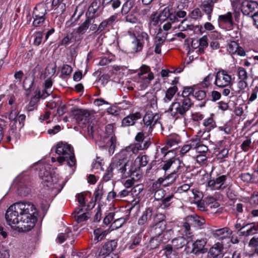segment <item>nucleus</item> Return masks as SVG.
<instances>
[{"label": "nucleus", "instance_id": "1", "mask_svg": "<svg viewBox=\"0 0 258 258\" xmlns=\"http://www.w3.org/2000/svg\"><path fill=\"white\" fill-rule=\"evenodd\" d=\"M195 89L191 87H184L182 92V98L179 101H175L171 103L168 111L173 117L175 119L186 118L187 112L194 105L189 96H193Z\"/></svg>", "mask_w": 258, "mask_h": 258}, {"label": "nucleus", "instance_id": "2", "mask_svg": "<svg viewBox=\"0 0 258 258\" xmlns=\"http://www.w3.org/2000/svg\"><path fill=\"white\" fill-rule=\"evenodd\" d=\"M120 155L116 156L115 159L116 173L119 174L122 178H127L129 176H140L139 172V167L135 165V163L133 161L127 160L126 158L120 157Z\"/></svg>", "mask_w": 258, "mask_h": 258}, {"label": "nucleus", "instance_id": "3", "mask_svg": "<svg viewBox=\"0 0 258 258\" xmlns=\"http://www.w3.org/2000/svg\"><path fill=\"white\" fill-rule=\"evenodd\" d=\"M25 211L21 215L20 222L17 228L22 231L27 232L31 230L35 226L37 218L34 215L36 209L34 205L30 202H26Z\"/></svg>", "mask_w": 258, "mask_h": 258}, {"label": "nucleus", "instance_id": "4", "mask_svg": "<svg viewBox=\"0 0 258 258\" xmlns=\"http://www.w3.org/2000/svg\"><path fill=\"white\" fill-rule=\"evenodd\" d=\"M26 202L16 203L7 210L5 218L7 223L12 227H17L20 222L21 215L25 211Z\"/></svg>", "mask_w": 258, "mask_h": 258}, {"label": "nucleus", "instance_id": "5", "mask_svg": "<svg viewBox=\"0 0 258 258\" xmlns=\"http://www.w3.org/2000/svg\"><path fill=\"white\" fill-rule=\"evenodd\" d=\"M56 153L58 155L57 161L62 163L64 161H67V164L73 167L76 164V159L73 147L67 143L62 142L58 143L56 145Z\"/></svg>", "mask_w": 258, "mask_h": 258}, {"label": "nucleus", "instance_id": "6", "mask_svg": "<svg viewBox=\"0 0 258 258\" xmlns=\"http://www.w3.org/2000/svg\"><path fill=\"white\" fill-rule=\"evenodd\" d=\"M214 84L218 88L230 86L232 85V76L225 70H219L216 74Z\"/></svg>", "mask_w": 258, "mask_h": 258}, {"label": "nucleus", "instance_id": "7", "mask_svg": "<svg viewBox=\"0 0 258 258\" xmlns=\"http://www.w3.org/2000/svg\"><path fill=\"white\" fill-rule=\"evenodd\" d=\"M72 115L78 124L83 127L89 121L90 113L86 109H76L72 111Z\"/></svg>", "mask_w": 258, "mask_h": 258}, {"label": "nucleus", "instance_id": "8", "mask_svg": "<svg viewBox=\"0 0 258 258\" xmlns=\"http://www.w3.org/2000/svg\"><path fill=\"white\" fill-rule=\"evenodd\" d=\"M226 179V175H218L216 178L210 179L208 182V185L212 190H222L227 186L225 184Z\"/></svg>", "mask_w": 258, "mask_h": 258}, {"label": "nucleus", "instance_id": "9", "mask_svg": "<svg viewBox=\"0 0 258 258\" xmlns=\"http://www.w3.org/2000/svg\"><path fill=\"white\" fill-rule=\"evenodd\" d=\"M159 115L151 111H148L143 117L144 123L147 127H149L148 132L152 133L155 125L158 122Z\"/></svg>", "mask_w": 258, "mask_h": 258}, {"label": "nucleus", "instance_id": "10", "mask_svg": "<svg viewBox=\"0 0 258 258\" xmlns=\"http://www.w3.org/2000/svg\"><path fill=\"white\" fill-rule=\"evenodd\" d=\"M241 11L244 15L252 16L258 13V3L255 1H244L241 4Z\"/></svg>", "mask_w": 258, "mask_h": 258}, {"label": "nucleus", "instance_id": "11", "mask_svg": "<svg viewBox=\"0 0 258 258\" xmlns=\"http://www.w3.org/2000/svg\"><path fill=\"white\" fill-rule=\"evenodd\" d=\"M178 28L181 31H185L190 30L196 34H202L204 31L202 30L203 27L201 25H194L192 24L189 23L186 19L183 20L180 25L178 26Z\"/></svg>", "mask_w": 258, "mask_h": 258}, {"label": "nucleus", "instance_id": "12", "mask_svg": "<svg viewBox=\"0 0 258 258\" xmlns=\"http://www.w3.org/2000/svg\"><path fill=\"white\" fill-rule=\"evenodd\" d=\"M149 67L146 66H142L140 68V71L138 75L140 77V79L143 81V83L147 85L149 84L151 81L154 79V75L152 72H150L147 76H145L149 71Z\"/></svg>", "mask_w": 258, "mask_h": 258}, {"label": "nucleus", "instance_id": "13", "mask_svg": "<svg viewBox=\"0 0 258 258\" xmlns=\"http://www.w3.org/2000/svg\"><path fill=\"white\" fill-rule=\"evenodd\" d=\"M161 166H162V169L165 171H167L170 168L173 170L176 169V171L183 169V167L181 166L180 161L173 158L164 162Z\"/></svg>", "mask_w": 258, "mask_h": 258}, {"label": "nucleus", "instance_id": "14", "mask_svg": "<svg viewBox=\"0 0 258 258\" xmlns=\"http://www.w3.org/2000/svg\"><path fill=\"white\" fill-rule=\"evenodd\" d=\"M206 241L204 239L197 240L192 244L191 252L198 255L200 253H205L207 249L205 247Z\"/></svg>", "mask_w": 258, "mask_h": 258}, {"label": "nucleus", "instance_id": "15", "mask_svg": "<svg viewBox=\"0 0 258 258\" xmlns=\"http://www.w3.org/2000/svg\"><path fill=\"white\" fill-rule=\"evenodd\" d=\"M217 0H204L201 5L202 11L208 16L209 20L211 19V15L213 11L214 4Z\"/></svg>", "mask_w": 258, "mask_h": 258}, {"label": "nucleus", "instance_id": "16", "mask_svg": "<svg viewBox=\"0 0 258 258\" xmlns=\"http://www.w3.org/2000/svg\"><path fill=\"white\" fill-rule=\"evenodd\" d=\"M151 143L150 139L146 140L143 144H136L135 145H131L126 147L125 150L127 152H132V153H137L139 150H146L151 145Z\"/></svg>", "mask_w": 258, "mask_h": 258}, {"label": "nucleus", "instance_id": "17", "mask_svg": "<svg viewBox=\"0 0 258 258\" xmlns=\"http://www.w3.org/2000/svg\"><path fill=\"white\" fill-rule=\"evenodd\" d=\"M142 114L139 112H136L134 113L130 114L124 117L122 120V126H128L135 124L136 121L141 118Z\"/></svg>", "mask_w": 258, "mask_h": 258}, {"label": "nucleus", "instance_id": "18", "mask_svg": "<svg viewBox=\"0 0 258 258\" xmlns=\"http://www.w3.org/2000/svg\"><path fill=\"white\" fill-rule=\"evenodd\" d=\"M153 218V210L151 208L146 209L139 219L138 223L139 225H144L151 222Z\"/></svg>", "mask_w": 258, "mask_h": 258}, {"label": "nucleus", "instance_id": "19", "mask_svg": "<svg viewBox=\"0 0 258 258\" xmlns=\"http://www.w3.org/2000/svg\"><path fill=\"white\" fill-rule=\"evenodd\" d=\"M117 242L115 240H110L105 243L101 249L100 253L102 255L109 254L117 247Z\"/></svg>", "mask_w": 258, "mask_h": 258}, {"label": "nucleus", "instance_id": "20", "mask_svg": "<svg viewBox=\"0 0 258 258\" xmlns=\"http://www.w3.org/2000/svg\"><path fill=\"white\" fill-rule=\"evenodd\" d=\"M152 226L151 233L153 235L152 240H157L158 238L164 232L166 228V224L161 223L157 224L151 225Z\"/></svg>", "mask_w": 258, "mask_h": 258}, {"label": "nucleus", "instance_id": "21", "mask_svg": "<svg viewBox=\"0 0 258 258\" xmlns=\"http://www.w3.org/2000/svg\"><path fill=\"white\" fill-rule=\"evenodd\" d=\"M115 164L116 161L114 158L112 159L109 166L108 167L103 176V179L104 181H107L109 180L113 177L114 174H117L116 169L115 167Z\"/></svg>", "mask_w": 258, "mask_h": 258}, {"label": "nucleus", "instance_id": "22", "mask_svg": "<svg viewBox=\"0 0 258 258\" xmlns=\"http://www.w3.org/2000/svg\"><path fill=\"white\" fill-rule=\"evenodd\" d=\"M231 234V230L227 227H224L214 231L213 235L215 238L223 239L229 237Z\"/></svg>", "mask_w": 258, "mask_h": 258}, {"label": "nucleus", "instance_id": "23", "mask_svg": "<svg viewBox=\"0 0 258 258\" xmlns=\"http://www.w3.org/2000/svg\"><path fill=\"white\" fill-rule=\"evenodd\" d=\"M142 238V233L139 232L134 234L131 239V241L126 245V247L129 249L135 248L140 243Z\"/></svg>", "mask_w": 258, "mask_h": 258}, {"label": "nucleus", "instance_id": "24", "mask_svg": "<svg viewBox=\"0 0 258 258\" xmlns=\"http://www.w3.org/2000/svg\"><path fill=\"white\" fill-rule=\"evenodd\" d=\"M116 19L115 15H112L107 19L102 21L99 25L95 33L98 34L105 30L107 27L111 26Z\"/></svg>", "mask_w": 258, "mask_h": 258}, {"label": "nucleus", "instance_id": "25", "mask_svg": "<svg viewBox=\"0 0 258 258\" xmlns=\"http://www.w3.org/2000/svg\"><path fill=\"white\" fill-rule=\"evenodd\" d=\"M46 7L44 4L39 3L34 8L32 15L34 17H46Z\"/></svg>", "mask_w": 258, "mask_h": 258}, {"label": "nucleus", "instance_id": "26", "mask_svg": "<svg viewBox=\"0 0 258 258\" xmlns=\"http://www.w3.org/2000/svg\"><path fill=\"white\" fill-rule=\"evenodd\" d=\"M223 249V244L219 242H217L210 249L208 252V256L217 257L219 253L222 251Z\"/></svg>", "mask_w": 258, "mask_h": 258}, {"label": "nucleus", "instance_id": "27", "mask_svg": "<svg viewBox=\"0 0 258 258\" xmlns=\"http://www.w3.org/2000/svg\"><path fill=\"white\" fill-rule=\"evenodd\" d=\"M94 19L93 17H88L77 29L76 32L78 34H84L88 29L90 25L93 23Z\"/></svg>", "mask_w": 258, "mask_h": 258}, {"label": "nucleus", "instance_id": "28", "mask_svg": "<svg viewBox=\"0 0 258 258\" xmlns=\"http://www.w3.org/2000/svg\"><path fill=\"white\" fill-rule=\"evenodd\" d=\"M193 97L197 100L203 101L202 103L199 105L200 107H202L205 105L207 100L206 91L196 89L194 92Z\"/></svg>", "mask_w": 258, "mask_h": 258}, {"label": "nucleus", "instance_id": "29", "mask_svg": "<svg viewBox=\"0 0 258 258\" xmlns=\"http://www.w3.org/2000/svg\"><path fill=\"white\" fill-rule=\"evenodd\" d=\"M187 217L188 222L192 227L200 226L205 223V220L197 215L188 216Z\"/></svg>", "mask_w": 258, "mask_h": 258}, {"label": "nucleus", "instance_id": "30", "mask_svg": "<svg viewBox=\"0 0 258 258\" xmlns=\"http://www.w3.org/2000/svg\"><path fill=\"white\" fill-rule=\"evenodd\" d=\"M18 105H15L10 107V112L9 114L8 118L11 122H14L15 126H17V117L19 114V111L18 110Z\"/></svg>", "mask_w": 258, "mask_h": 258}, {"label": "nucleus", "instance_id": "31", "mask_svg": "<svg viewBox=\"0 0 258 258\" xmlns=\"http://www.w3.org/2000/svg\"><path fill=\"white\" fill-rule=\"evenodd\" d=\"M181 170L176 171V169H174L170 174L165 175L167 182L164 184V186H168L173 183L180 174Z\"/></svg>", "mask_w": 258, "mask_h": 258}, {"label": "nucleus", "instance_id": "32", "mask_svg": "<svg viewBox=\"0 0 258 258\" xmlns=\"http://www.w3.org/2000/svg\"><path fill=\"white\" fill-rule=\"evenodd\" d=\"M218 21L221 23L229 24L231 26L233 25L232 15L231 12H227L225 14L220 15L218 17Z\"/></svg>", "mask_w": 258, "mask_h": 258}, {"label": "nucleus", "instance_id": "33", "mask_svg": "<svg viewBox=\"0 0 258 258\" xmlns=\"http://www.w3.org/2000/svg\"><path fill=\"white\" fill-rule=\"evenodd\" d=\"M194 144V149H195L198 153L205 154L208 151V148L206 145L202 144L198 140H193Z\"/></svg>", "mask_w": 258, "mask_h": 258}, {"label": "nucleus", "instance_id": "34", "mask_svg": "<svg viewBox=\"0 0 258 258\" xmlns=\"http://www.w3.org/2000/svg\"><path fill=\"white\" fill-rule=\"evenodd\" d=\"M177 90L178 89L176 86H173L168 88L165 93V96L163 99L164 101L165 102L170 101L177 91Z\"/></svg>", "mask_w": 258, "mask_h": 258}, {"label": "nucleus", "instance_id": "35", "mask_svg": "<svg viewBox=\"0 0 258 258\" xmlns=\"http://www.w3.org/2000/svg\"><path fill=\"white\" fill-rule=\"evenodd\" d=\"M134 3L132 0H126V1L122 5L121 13L122 15L127 14L133 8Z\"/></svg>", "mask_w": 258, "mask_h": 258}, {"label": "nucleus", "instance_id": "36", "mask_svg": "<svg viewBox=\"0 0 258 258\" xmlns=\"http://www.w3.org/2000/svg\"><path fill=\"white\" fill-rule=\"evenodd\" d=\"M74 35L73 32L68 33L59 42L58 46H64L66 47L69 44L72 42V40L74 38Z\"/></svg>", "mask_w": 258, "mask_h": 258}, {"label": "nucleus", "instance_id": "37", "mask_svg": "<svg viewBox=\"0 0 258 258\" xmlns=\"http://www.w3.org/2000/svg\"><path fill=\"white\" fill-rule=\"evenodd\" d=\"M238 80H246L248 79V74L245 69L241 67L237 68Z\"/></svg>", "mask_w": 258, "mask_h": 258}, {"label": "nucleus", "instance_id": "38", "mask_svg": "<svg viewBox=\"0 0 258 258\" xmlns=\"http://www.w3.org/2000/svg\"><path fill=\"white\" fill-rule=\"evenodd\" d=\"M174 198L173 194L168 195L165 198H163L160 203V207L163 209L168 208L172 203V200Z\"/></svg>", "mask_w": 258, "mask_h": 258}, {"label": "nucleus", "instance_id": "39", "mask_svg": "<svg viewBox=\"0 0 258 258\" xmlns=\"http://www.w3.org/2000/svg\"><path fill=\"white\" fill-rule=\"evenodd\" d=\"M203 125L207 130L211 131L216 127V122L212 117H209L204 120Z\"/></svg>", "mask_w": 258, "mask_h": 258}, {"label": "nucleus", "instance_id": "40", "mask_svg": "<svg viewBox=\"0 0 258 258\" xmlns=\"http://www.w3.org/2000/svg\"><path fill=\"white\" fill-rule=\"evenodd\" d=\"M191 225L188 222L187 217L185 219V222L183 223L182 230H183L184 234L188 237H190L192 236V231L191 230Z\"/></svg>", "mask_w": 258, "mask_h": 258}, {"label": "nucleus", "instance_id": "41", "mask_svg": "<svg viewBox=\"0 0 258 258\" xmlns=\"http://www.w3.org/2000/svg\"><path fill=\"white\" fill-rule=\"evenodd\" d=\"M237 90L235 92L237 94H241L244 92V90L247 87V81L238 80L236 85Z\"/></svg>", "mask_w": 258, "mask_h": 258}, {"label": "nucleus", "instance_id": "42", "mask_svg": "<svg viewBox=\"0 0 258 258\" xmlns=\"http://www.w3.org/2000/svg\"><path fill=\"white\" fill-rule=\"evenodd\" d=\"M165 216L161 213L156 214L155 215H153V222L151 225L157 224L161 223H163L164 224H166V222L165 221Z\"/></svg>", "mask_w": 258, "mask_h": 258}, {"label": "nucleus", "instance_id": "43", "mask_svg": "<svg viewBox=\"0 0 258 258\" xmlns=\"http://www.w3.org/2000/svg\"><path fill=\"white\" fill-rule=\"evenodd\" d=\"M104 190L103 185L101 184H99L98 185L95 192H94V196H95V201H100L102 197L104 194Z\"/></svg>", "mask_w": 258, "mask_h": 258}, {"label": "nucleus", "instance_id": "44", "mask_svg": "<svg viewBox=\"0 0 258 258\" xmlns=\"http://www.w3.org/2000/svg\"><path fill=\"white\" fill-rule=\"evenodd\" d=\"M172 242L175 248L179 249L185 245V240L183 237H178L173 239Z\"/></svg>", "mask_w": 258, "mask_h": 258}, {"label": "nucleus", "instance_id": "45", "mask_svg": "<svg viewBox=\"0 0 258 258\" xmlns=\"http://www.w3.org/2000/svg\"><path fill=\"white\" fill-rule=\"evenodd\" d=\"M194 144H193V140L189 141V143L188 144L184 145L182 147L180 150V154L181 155H184L190 149H194Z\"/></svg>", "mask_w": 258, "mask_h": 258}, {"label": "nucleus", "instance_id": "46", "mask_svg": "<svg viewBox=\"0 0 258 258\" xmlns=\"http://www.w3.org/2000/svg\"><path fill=\"white\" fill-rule=\"evenodd\" d=\"M238 46V43L236 41H231L227 45V51L231 54H235L236 51H237Z\"/></svg>", "mask_w": 258, "mask_h": 258}, {"label": "nucleus", "instance_id": "47", "mask_svg": "<svg viewBox=\"0 0 258 258\" xmlns=\"http://www.w3.org/2000/svg\"><path fill=\"white\" fill-rule=\"evenodd\" d=\"M149 161V159L148 156L147 155H142L141 157H138L136 158L135 163L138 162L140 166L145 167L147 165Z\"/></svg>", "mask_w": 258, "mask_h": 258}, {"label": "nucleus", "instance_id": "48", "mask_svg": "<svg viewBox=\"0 0 258 258\" xmlns=\"http://www.w3.org/2000/svg\"><path fill=\"white\" fill-rule=\"evenodd\" d=\"M192 185V182L184 183L177 188L176 192L179 194L186 192L190 189Z\"/></svg>", "mask_w": 258, "mask_h": 258}, {"label": "nucleus", "instance_id": "49", "mask_svg": "<svg viewBox=\"0 0 258 258\" xmlns=\"http://www.w3.org/2000/svg\"><path fill=\"white\" fill-rule=\"evenodd\" d=\"M136 39L139 42H141L142 45L146 42H149V37L147 33L144 32H142L140 35H139Z\"/></svg>", "mask_w": 258, "mask_h": 258}, {"label": "nucleus", "instance_id": "50", "mask_svg": "<svg viewBox=\"0 0 258 258\" xmlns=\"http://www.w3.org/2000/svg\"><path fill=\"white\" fill-rule=\"evenodd\" d=\"M179 142V140L177 139L174 138H169L168 139L166 143V147L167 148H171L172 147H175L174 148H176V146Z\"/></svg>", "mask_w": 258, "mask_h": 258}, {"label": "nucleus", "instance_id": "51", "mask_svg": "<svg viewBox=\"0 0 258 258\" xmlns=\"http://www.w3.org/2000/svg\"><path fill=\"white\" fill-rule=\"evenodd\" d=\"M165 190L162 188L157 189L154 195L155 199L157 201L161 200L165 196Z\"/></svg>", "mask_w": 258, "mask_h": 258}, {"label": "nucleus", "instance_id": "52", "mask_svg": "<svg viewBox=\"0 0 258 258\" xmlns=\"http://www.w3.org/2000/svg\"><path fill=\"white\" fill-rule=\"evenodd\" d=\"M106 234L107 232L106 230H103L101 231H100L99 229L94 230L95 237L98 241L103 239Z\"/></svg>", "mask_w": 258, "mask_h": 258}, {"label": "nucleus", "instance_id": "53", "mask_svg": "<svg viewBox=\"0 0 258 258\" xmlns=\"http://www.w3.org/2000/svg\"><path fill=\"white\" fill-rule=\"evenodd\" d=\"M125 15V20L126 22L133 24L136 23L138 22V18L132 12L128 13Z\"/></svg>", "mask_w": 258, "mask_h": 258}, {"label": "nucleus", "instance_id": "54", "mask_svg": "<svg viewBox=\"0 0 258 258\" xmlns=\"http://www.w3.org/2000/svg\"><path fill=\"white\" fill-rule=\"evenodd\" d=\"M39 97H37L36 96H35L31 99L27 106L28 111H32L36 107L38 98Z\"/></svg>", "mask_w": 258, "mask_h": 258}, {"label": "nucleus", "instance_id": "55", "mask_svg": "<svg viewBox=\"0 0 258 258\" xmlns=\"http://www.w3.org/2000/svg\"><path fill=\"white\" fill-rule=\"evenodd\" d=\"M33 18H34V21L33 22V25L34 27H39L43 24L44 22L46 17H34L33 16Z\"/></svg>", "mask_w": 258, "mask_h": 258}, {"label": "nucleus", "instance_id": "56", "mask_svg": "<svg viewBox=\"0 0 258 258\" xmlns=\"http://www.w3.org/2000/svg\"><path fill=\"white\" fill-rule=\"evenodd\" d=\"M100 5V0H94L89 8V10L95 14L97 12Z\"/></svg>", "mask_w": 258, "mask_h": 258}, {"label": "nucleus", "instance_id": "57", "mask_svg": "<svg viewBox=\"0 0 258 258\" xmlns=\"http://www.w3.org/2000/svg\"><path fill=\"white\" fill-rule=\"evenodd\" d=\"M196 42L201 47L206 48L208 46V37L206 35L203 36L199 39H196Z\"/></svg>", "mask_w": 258, "mask_h": 258}, {"label": "nucleus", "instance_id": "58", "mask_svg": "<svg viewBox=\"0 0 258 258\" xmlns=\"http://www.w3.org/2000/svg\"><path fill=\"white\" fill-rule=\"evenodd\" d=\"M159 21V16L157 14L155 13L151 15V21L149 24V27L156 26Z\"/></svg>", "mask_w": 258, "mask_h": 258}, {"label": "nucleus", "instance_id": "59", "mask_svg": "<svg viewBox=\"0 0 258 258\" xmlns=\"http://www.w3.org/2000/svg\"><path fill=\"white\" fill-rule=\"evenodd\" d=\"M191 18L194 20H197L199 18H201L202 17V14L200 9L195 8L194 9L190 14Z\"/></svg>", "mask_w": 258, "mask_h": 258}, {"label": "nucleus", "instance_id": "60", "mask_svg": "<svg viewBox=\"0 0 258 258\" xmlns=\"http://www.w3.org/2000/svg\"><path fill=\"white\" fill-rule=\"evenodd\" d=\"M210 131L206 130H200L198 133V136L200 137L202 140H208L210 136L209 133Z\"/></svg>", "mask_w": 258, "mask_h": 258}, {"label": "nucleus", "instance_id": "61", "mask_svg": "<svg viewBox=\"0 0 258 258\" xmlns=\"http://www.w3.org/2000/svg\"><path fill=\"white\" fill-rule=\"evenodd\" d=\"M133 50L134 52H139L142 50L143 46L141 42H139L136 39L132 42Z\"/></svg>", "mask_w": 258, "mask_h": 258}, {"label": "nucleus", "instance_id": "62", "mask_svg": "<svg viewBox=\"0 0 258 258\" xmlns=\"http://www.w3.org/2000/svg\"><path fill=\"white\" fill-rule=\"evenodd\" d=\"M133 50L134 52H139L142 50L143 46L141 42H139L136 39L132 42Z\"/></svg>", "mask_w": 258, "mask_h": 258}, {"label": "nucleus", "instance_id": "63", "mask_svg": "<svg viewBox=\"0 0 258 258\" xmlns=\"http://www.w3.org/2000/svg\"><path fill=\"white\" fill-rule=\"evenodd\" d=\"M251 143V139L247 137L246 139L242 143L241 145V148L243 151L246 152L248 150Z\"/></svg>", "mask_w": 258, "mask_h": 258}, {"label": "nucleus", "instance_id": "64", "mask_svg": "<svg viewBox=\"0 0 258 258\" xmlns=\"http://www.w3.org/2000/svg\"><path fill=\"white\" fill-rule=\"evenodd\" d=\"M74 217L78 223L85 221L88 219L87 214L86 213H82L79 215H75Z\"/></svg>", "mask_w": 258, "mask_h": 258}]
</instances>
